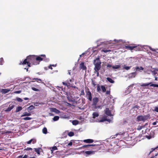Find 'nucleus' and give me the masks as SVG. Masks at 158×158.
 I'll return each mask as SVG.
<instances>
[{
	"label": "nucleus",
	"mask_w": 158,
	"mask_h": 158,
	"mask_svg": "<svg viewBox=\"0 0 158 158\" xmlns=\"http://www.w3.org/2000/svg\"><path fill=\"white\" fill-rule=\"evenodd\" d=\"M48 68L52 70V65H50L48 66Z\"/></svg>",
	"instance_id": "nucleus-59"
},
{
	"label": "nucleus",
	"mask_w": 158,
	"mask_h": 158,
	"mask_svg": "<svg viewBox=\"0 0 158 158\" xmlns=\"http://www.w3.org/2000/svg\"><path fill=\"white\" fill-rule=\"evenodd\" d=\"M22 109V108L21 106H18L17 107L15 111L16 112H18Z\"/></svg>",
	"instance_id": "nucleus-26"
},
{
	"label": "nucleus",
	"mask_w": 158,
	"mask_h": 158,
	"mask_svg": "<svg viewBox=\"0 0 158 158\" xmlns=\"http://www.w3.org/2000/svg\"><path fill=\"white\" fill-rule=\"evenodd\" d=\"M133 47H134L133 49L135 51H139L140 50V47L139 46H136L135 44Z\"/></svg>",
	"instance_id": "nucleus-18"
},
{
	"label": "nucleus",
	"mask_w": 158,
	"mask_h": 158,
	"mask_svg": "<svg viewBox=\"0 0 158 158\" xmlns=\"http://www.w3.org/2000/svg\"><path fill=\"white\" fill-rule=\"evenodd\" d=\"M93 118H96L98 117L99 116V114L98 112H94L93 113Z\"/></svg>",
	"instance_id": "nucleus-19"
},
{
	"label": "nucleus",
	"mask_w": 158,
	"mask_h": 158,
	"mask_svg": "<svg viewBox=\"0 0 158 158\" xmlns=\"http://www.w3.org/2000/svg\"><path fill=\"white\" fill-rule=\"evenodd\" d=\"M131 77H135L137 74V73L136 72H132L131 73Z\"/></svg>",
	"instance_id": "nucleus-33"
},
{
	"label": "nucleus",
	"mask_w": 158,
	"mask_h": 158,
	"mask_svg": "<svg viewBox=\"0 0 158 158\" xmlns=\"http://www.w3.org/2000/svg\"><path fill=\"white\" fill-rule=\"evenodd\" d=\"M35 61H39V62L42 60H49V59L46 58L45 55H41L39 56H35Z\"/></svg>",
	"instance_id": "nucleus-4"
},
{
	"label": "nucleus",
	"mask_w": 158,
	"mask_h": 158,
	"mask_svg": "<svg viewBox=\"0 0 158 158\" xmlns=\"http://www.w3.org/2000/svg\"><path fill=\"white\" fill-rule=\"evenodd\" d=\"M23 119L25 120H30L31 119V118L29 117H26L23 118Z\"/></svg>",
	"instance_id": "nucleus-45"
},
{
	"label": "nucleus",
	"mask_w": 158,
	"mask_h": 158,
	"mask_svg": "<svg viewBox=\"0 0 158 158\" xmlns=\"http://www.w3.org/2000/svg\"><path fill=\"white\" fill-rule=\"evenodd\" d=\"M154 111L157 112H158V107H155Z\"/></svg>",
	"instance_id": "nucleus-53"
},
{
	"label": "nucleus",
	"mask_w": 158,
	"mask_h": 158,
	"mask_svg": "<svg viewBox=\"0 0 158 158\" xmlns=\"http://www.w3.org/2000/svg\"><path fill=\"white\" fill-rule=\"evenodd\" d=\"M70 71H71V70L69 71V72H68V74H69V75H71V72H70Z\"/></svg>",
	"instance_id": "nucleus-63"
},
{
	"label": "nucleus",
	"mask_w": 158,
	"mask_h": 158,
	"mask_svg": "<svg viewBox=\"0 0 158 158\" xmlns=\"http://www.w3.org/2000/svg\"><path fill=\"white\" fill-rule=\"evenodd\" d=\"M149 85H150V86H153V87H158V85L152 84L151 82H148L146 83H143L141 85H140L141 87H144L145 86H147Z\"/></svg>",
	"instance_id": "nucleus-6"
},
{
	"label": "nucleus",
	"mask_w": 158,
	"mask_h": 158,
	"mask_svg": "<svg viewBox=\"0 0 158 158\" xmlns=\"http://www.w3.org/2000/svg\"><path fill=\"white\" fill-rule=\"evenodd\" d=\"M101 88L102 90V92H105L106 91V89L105 86L103 85H101Z\"/></svg>",
	"instance_id": "nucleus-28"
},
{
	"label": "nucleus",
	"mask_w": 158,
	"mask_h": 158,
	"mask_svg": "<svg viewBox=\"0 0 158 158\" xmlns=\"http://www.w3.org/2000/svg\"><path fill=\"white\" fill-rule=\"evenodd\" d=\"M93 63L95 66L94 69H96L97 70H100L101 68V62L99 58H97L94 59Z\"/></svg>",
	"instance_id": "nucleus-3"
},
{
	"label": "nucleus",
	"mask_w": 158,
	"mask_h": 158,
	"mask_svg": "<svg viewBox=\"0 0 158 158\" xmlns=\"http://www.w3.org/2000/svg\"><path fill=\"white\" fill-rule=\"evenodd\" d=\"M57 149V147L56 146H54L52 148L51 151L52 152L53 151Z\"/></svg>",
	"instance_id": "nucleus-36"
},
{
	"label": "nucleus",
	"mask_w": 158,
	"mask_h": 158,
	"mask_svg": "<svg viewBox=\"0 0 158 158\" xmlns=\"http://www.w3.org/2000/svg\"><path fill=\"white\" fill-rule=\"evenodd\" d=\"M49 115L50 116H53L54 115L52 113H49Z\"/></svg>",
	"instance_id": "nucleus-60"
},
{
	"label": "nucleus",
	"mask_w": 158,
	"mask_h": 158,
	"mask_svg": "<svg viewBox=\"0 0 158 158\" xmlns=\"http://www.w3.org/2000/svg\"><path fill=\"white\" fill-rule=\"evenodd\" d=\"M68 135L69 136L71 137L74 135V133L73 132L71 131L68 133Z\"/></svg>",
	"instance_id": "nucleus-35"
},
{
	"label": "nucleus",
	"mask_w": 158,
	"mask_h": 158,
	"mask_svg": "<svg viewBox=\"0 0 158 158\" xmlns=\"http://www.w3.org/2000/svg\"><path fill=\"white\" fill-rule=\"evenodd\" d=\"M50 109L51 112H54L56 114H59L60 113V111L56 108H51Z\"/></svg>",
	"instance_id": "nucleus-12"
},
{
	"label": "nucleus",
	"mask_w": 158,
	"mask_h": 158,
	"mask_svg": "<svg viewBox=\"0 0 158 158\" xmlns=\"http://www.w3.org/2000/svg\"><path fill=\"white\" fill-rule=\"evenodd\" d=\"M134 47L132 46H125V48L128 50H132L134 49Z\"/></svg>",
	"instance_id": "nucleus-21"
},
{
	"label": "nucleus",
	"mask_w": 158,
	"mask_h": 158,
	"mask_svg": "<svg viewBox=\"0 0 158 158\" xmlns=\"http://www.w3.org/2000/svg\"><path fill=\"white\" fill-rule=\"evenodd\" d=\"M4 63V60L2 58H0V65H2Z\"/></svg>",
	"instance_id": "nucleus-38"
},
{
	"label": "nucleus",
	"mask_w": 158,
	"mask_h": 158,
	"mask_svg": "<svg viewBox=\"0 0 158 158\" xmlns=\"http://www.w3.org/2000/svg\"><path fill=\"white\" fill-rule=\"evenodd\" d=\"M144 69V68L141 66L138 67L136 66L135 68V70L136 71H141L140 70H143Z\"/></svg>",
	"instance_id": "nucleus-16"
},
{
	"label": "nucleus",
	"mask_w": 158,
	"mask_h": 158,
	"mask_svg": "<svg viewBox=\"0 0 158 158\" xmlns=\"http://www.w3.org/2000/svg\"><path fill=\"white\" fill-rule=\"evenodd\" d=\"M124 134V132L122 133V132H120L118 133H117L115 135L113 136H112V138H115L118 135H123Z\"/></svg>",
	"instance_id": "nucleus-17"
},
{
	"label": "nucleus",
	"mask_w": 158,
	"mask_h": 158,
	"mask_svg": "<svg viewBox=\"0 0 158 158\" xmlns=\"http://www.w3.org/2000/svg\"><path fill=\"white\" fill-rule=\"evenodd\" d=\"M10 90L7 89H3L2 90V92L4 94H6L7 93H8L9 91H10Z\"/></svg>",
	"instance_id": "nucleus-27"
},
{
	"label": "nucleus",
	"mask_w": 158,
	"mask_h": 158,
	"mask_svg": "<svg viewBox=\"0 0 158 158\" xmlns=\"http://www.w3.org/2000/svg\"><path fill=\"white\" fill-rule=\"evenodd\" d=\"M102 51L105 53H106L108 52H110L111 51V50H107L105 49H103L102 50Z\"/></svg>",
	"instance_id": "nucleus-43"
},
{
	"label": "nucleus",
	"mask_w": 158,
	"mask_h": 158,
	"mask_svg": "<svg viewBox=\"0 0 158 158\" xmlns=\"http://www.w3.org/2000/svg\"><path fill=\"white\" fill-rule=\"evenodd\" d=\"M25 150H31V152H32V148H26L25 149Z\"/></svg>",
	"instance_id": "nucleus-51"
},
{
	"label": "nucleus",
	"mask_w": 158,
	"mask_h": 158,
	"mask_svg": "<svg viewBox=\"0 0 158 158\" xmlns=\"http://www.w3.org/2000/svg\"><path fill=\"white\" fill-rule=\"evenodd\" d=\"M150 49L151 50V51H153V52H155L156 51V50L155 49L152 48L151 47H150Z\"/></svg>",
	"instance_id": "nucleus-56"
},
{
	"label": "nucleus",
	"mask_w": 158,
	"mask_h": 158,
	"mask_svg": "<svg viewBox=\"0 0 158 158\" xmlns=\"http://www.w3.org/2000/svg\"><path fill=\"white\" fill-rule=\"evenodd\" d=\"M154 136L153 135H146V137L148 138V139H150L152 137H153Z\"/></svg>",
	"instance_id": "nucleus-42"
},
{
	"label": "nucleus",
	"mask_w": 158,
	"mask_h": 158,
	"mask_svg": "<svg viewBox=\"0 0 158 158\" xmlns=\"http://www.w3.org/2000/svg\"><path fill=\"white\" fill-rule=\"evenodd\" d=\"M86 97L90 101L92 100V94L89 91L86 92Z\"/></svg>",
	"instance_id": "nucleus-8"
},
{
	"label": "nucleus",
	"mask_w": 158,
	"mask_h": 158,
	"mask_svg": "<svg viewBox=\"0 0 158 158\" xmlns=\"http://www.w3.org/2000/svg\"><path fill=\"white\" fill-rule=\"evenodd\" d=\"M120 67V66L119 65H116L112 66V68L114 69H118Z\"/></svg>",
	"instance_id": "nucleus-37"
},
{
	"label": "nucleus",
	"mask_w": 158,
	"mask_h": 158,
	"mask_svg": "<svg viewBox=\"0 0 158 158\" xmlns=\"http://www.w3.org/2000/svg\"><path fill=\"white\" fill-rule=\"evenodd\" d=\"M99 99L98 98L95 97L93 99V104L92 105L95 106V109L98 108V107L96 105L98 102Z\"/></svg>",
	"instance_id": "nucleus-7"
},
{
	"label": "nucleus",
	"mask_w": 158,
	"mask_h": 158,
	"mask_svg": "<svg viewBox=\"0 0 158 158\" xmlns=\"http://www.w3.org/2000/svg\"><path fill=\"white\" fill-rule=\"evenodd\" d=\"M105 113L108 116H111V112L108 108H106L105 111Z\"/></svg>",
	"instance_id": "nucleus-13"
},
{
	"label": "nucleus",
	"mask_w": 158,
	"mask_h": 158,
	"mask_svg": "<svg viewBox=\"0 0 158 158\" xmlns=\"http://www.w3.org/2000/svg\"><path fill=\"white\" fill-rule=\"evenodd\" d=\"M158 155V153H156L155 155L154 156H151L150 157L151 158H157L156 156Z\"/></svg>",
	"instance_id": "nucleus-46"
},
{
	"label": "nucleus",
	"mask_w": 158,
	"mask_h": 158,
	"mask_svg": "<svg viewBox=\"0 0 158 158\" xmlns=\"http://www.w3.org/2000/svg\"><path fill=\"white\" fill-rule=\"evenodd\" d=\"M21 90H18V91H15L14 92V93H15V94H20V93H21Z\"/></svg>",
	"instance_id": "nucleus-52"
},
{
	"label": "nucleus",
	"mask_w": 158,
	"mask_h": 158,
	"mask_svg": "<svg viewBox=\"0 0 158 158\" xmlns=\"http://www.w3.org/2000/svg\"><path fill=\"white\" fill-rule=\"evenodd\" d=\"M33 80H35L37 82H41L42 83H43L44 82H41V80L40 79H39V78H33Z\"/></svg>",
	"instance_id": "nucleus-31"
},
{
	"label": "nucleus",
	"mask_w": 158,
	"mask_h": 158,
	"mask_svg": "<svg viewBox=\"0 0 158 158\" xmlns=\"http://www.w3.org/2000/svg\"><path fill=\"white\" fill-rule=\"evenodd\" d=\"M27 155H25L24 156L22 155H20L19 156L18 158H27Z\"/></svg>",
	"instance_id": "nucleus-32"
},
{
	"label": "nucleus",
	"mask_w": 158,
	"mask_h": 158,
	"mask_svg": "<svg viewBox=\"0 0 158 158\" xmlns=\"http://www.w3.org/2000/svg\"><path fill=\"white\" fill-rule=\"evenodd\" d=\"M106 79L109 82H110V83H114V81L110 77H107L106 78Z\"/></svg>",
	"instance_id": "nucleus-22"
},
{
	"label": "nucleus",
	"mask_w": 158,
	"mask_h": 158,
	"mask_svg": "<svg viewBox=\"0 0 158 158\" xmlns=\"http://www.w3.org/2000/svg\"><path fill=\"white\" fill-rule=\"evenodd\" d=\"M34 149L35 150V152L38 155H40V150H42L41 148H35Z\"/></svg>",
	"instance_id": "nucleus-20"
},
{
	"label": "nucleus",
	"mask_w": 158,
	"mask_h": 158,
	"mask_svg": "<svg viewBox=\"0 0 158 158\" xmlns=\"http://www.w3.org/2000/svg\"><path fill=\"white\" fill-rule=\"evenodd\" d=\"M94 141V140L92 139H85L83 140V142L85 143H91L93 142Z\"/></svg>",
	"instance_id": "nucleus-15"
},
{
	"label": "nucleus",
	"mask_w": 158,
	"mask_h": 158,
	"mask_svg": "<svg viewBox=\"0 0 158 158\" xmlns=\"http://www.w3.org/2000/svg\"><path fill=\"white\" fill-rule=\"evenodd\" d=\"M94 70H95V72H96L97 73V76L98 77L99 75V73L98 71L99 70H97L96 69H94Z\"/></svg>",
	"instance_id": "nucleus-49"
},
{
	"label": "nucleus",
	"mask_w": 158,
	"mask_h": 158,
	"mask_svg": "<svg viewBox=\"0 0 158 158\" xmlns=\"http://www.w3.org/2000/svg\"><path fill=\"white\" fill-rule=\"evenodd\" d=\"M29 158H35V156L30 157Z\"/></svg>",
	"instance_id": "nucleus-64"
},
{
	"label": "nucleus",
	"mask_w": 158,
	"mask_h": 158,
	"mask_svg": "<svg viewBox=\"0 0 158 158\" xmlns=\"http://www.w3.org/2000/svg\"><path fill=\"white\" fill-rule=\"evenodd\" d=\"M143 128V127L141 126H139L137 128V129L138 130H141Z\"/></svg>",
	"instance_id": "nucleus-50"
},
{
	"label": "nucleus",
	"mask_w": 158,
	"mask_h": 158,
	"mask_svg": "<svg viewBox=\"0 0 158 158\" xmlns=\"http://www.w3.org/2000/svg\"><path fill=\"white\" fill-rule=\"evenodd\" d=\"M31 115V114L30 113H28L26 112H25L23 113V115H22V116H30Z\"/></svg>",
	"instance_id": "nucleus-24"
},
{
	"label": "nucleus",
	"mask_w": 158,
	"mask_h": 158,
	"mask_svg": "<svg viewBox=\"0 0 158 158\" xmlns=\"http://www.w3.org/2000/svg\"><path fill=\"white\" fill-rule=\"evenodd\" d=\"M92 83L94 86H95L96 85V82L94 81H92Z\"/></svg>",
	"instance_id": "nucleus-54"
},
{
	"label": "nucleus",
	"mask_w": 158,
	"mask_h": 158,
	"mask_svg": "<svg viewBox=\"0 0 158 158\" xmlns=\"http://www.w3.org/2000/svg\"><path fill=\"white\" fill-rule=\"evenodd\" d=\"M14 105L10 104L9 105L8 108L5 110V111L6 112H9L14 108Z\"/></svg>",
	"instance_id": "nucleus-10"
},
{
	"label": "nucleus",
	"mask_w": 158,
	"mask_h": 158,
	"mask_svg": "<svg viewBox=\"0 0 158 158\" xmlns=\"http://www.w3.org/2000/svg\"><path fill=\"white\" fill-rule=\"evenodd\" d=\"M17 100L18 101L20 102H22L23 101V100L19 98H17Z\"/></svg>",
	"instance_id": "nucleus-47"
},
{
	"label": "nucleus",
	"mask_w": 158,
	"mask_h": 158,
	"mask_svg": "<svg viewBox=\"0 0 158 158\" xmlns=\"http://www.w3.org/2000/svg\"><path fill=\"white\" fill-rule=\"evenodd\" d=\"M139 106L138 105H135L132 108V109H134L135 108H136L138 110L139 108Z\"/></svg>",
	"instance_id": "nucleus-41"
},
{
	"label": "nucleus",
	"mask_w": 158,
	"mask_h": 158,
	"mask_svg": "<svg viewBox=\"0 0 158 158\" xmlns=\"http://www.w3.org/2000/svg\"><path fill=\"white\" fill-rule=\"evenodd\" d=\"M158 148V146H157V147H156L154 148H151L150 150V152H149V155L152 152L154 151L155 150L157 149Z\"/></svg>",
	"instance_id": "nucleus-23"
},
{
	"label": "nucleus",
	"mask_w": 158,
	"mask_h": 158,
	"mask_svg": "<svg viewBox=\"0 0 158 158\" xmlns=\"http://www.w3.org/2000/svg\"><path fill=\"white\" fill-rule=\"evenodd\" d=\"M80 68L82 69L83 70H85L86 69V67L85 66L84 63L82 62L80 64Z\"/></svg>",
	"instance_id": "nucleus-14"
},
{
	"label": "nucleus",
	"mask_w": 158,
	"mask_h": 158,
	"mask_svg": "<svg viewBox=\"0 0 158 158\" xmlns=\"http://www.w3.org/2000/svg\"><path fill=\"white\" fill-rule=\"evenodd\" d=\"M31 89L34 91H40V90L38 89H36L35 87H31Z\"/></svg>",
	"instance_id": "nucleus-40"
},
{
	"label": "nucleus",
	"mask_w": 158,
	"mask_h": 158,
	"mask_svg": "<svg viewBox=\"0 0 158 158\" xmlns=\"http://www.w3.org/2000/svg\"><path fill=\"white\" fill-rule=\"evenodd\" d=\"M106 66H107V67H112V65H111L109 64H108Z\"/></svg>",
	"instance_id": "nucleus-58"
},
{
	"label": "nucleus",
	"mask_w": 158,
	"mask_h": 158,
	"mask_svg": "<svg viewBox=\"0 0 158 158\" xmlns=\"http://www.w3.org/2000/svg\"><path fill=\"white\" fill-rule=\"evenodd\" d=\"M100 91H101V89L100 85L99 84H98L97 86V91L98 92H99Z\"/></svg>",
	"instance_id": "nucleus-39"
},
{
	"label": "nucleus",
	"mask_w": 158,
	"mask_h": 158,
	"mask_svg": "<svg viewBox=\"0 0 158 158\" xmlns=\"http://www.w3.org/2000/svg\"><path fill=\"white\" fill-rule=\"evenodd\" d=\"M31 64V63L27 61V60H24L23 62H21L20 63H19V64L24 65L27 64L28 67H30Z\"/></svg>",
	"instance_id": "nucleus-9"
},
{
	"label": "nucleus",
	"mask_w": 158,
	"mask_h": 158,
	"mask_svg": "<svg viewBox=\"0 0 158 158\" xmlns=\"http://www.w3.org/2000/svg\"><path fill=\"white\" fill-rule=\"evenodd\" d=\"M25 60H27V61L33 65H37L39 64V62L35 61V55H30L27 56Z\"/></svg>",
	"instance_id": "nucleus-2"
},
{
	"label": "nucleus",
	"mask_w": 158,
	"mask_h": 158,
	"mask_svg": "<svg viewBox=\"0 0 158 158\" xmlns=\"http://www.w3.org/2000/svg\"><path fill=\"white\" fill-rule=\"evenodd\" d=\"M99 144H88L84 145L82 147V148H87L89 149H94L95 151H87L85 152V153L86 155V156H88L89 155H92L95 154V152L100 149Z\"/></svg>",
	"instance_id": "nucleus-1"
},
{
	"label": "nucleus",
	"mask_w": 158,
	"mask_h": 158,
	"mask_svg": "<svg viewBox=\"0 0 158 158\" xmlns=\"http://www.w3.org/2000/svg\"><path fill=\"white\" fill-rule=\"evenodd\" d=\"M59 119V116H55L53 118V120L54 121H56L58 120Z\"/></svg>",
	"instance_id": "nucleus-29"
},
{
	"label": "nucleus",
	"mask_w": 158,
	"mask_h": 158,
	"mask_svg": "<svg viewBox=\"0 0 158 158\" xmlns=\"http://www.w3.org/2000/svg\"><path fill=\"white\" fill-rule=\"evenodd\" d=\"M36 139L35 138H33L27 142L28 144H30L32 142L33 144H35L36 142Z\"/></svg>",
	"instance_id": "nucleus-11"
},
{
	"label": "nucleus",
	"mask_w": 158,
	"mask_h": 158,
	"mask_svg": "<svg viewBox=\"0 0 158 158\" xmlns=\"http://www.w3.org/2000/svg\"><path fill=\"white\" fill-rule=\"evenodd\" d=\"M42 132L44 134H46L47 133V129L46 127H44L42 130Z\"/></svg>",
	"instance_id": "nucleus-30"
},
{
	"label": "nucleus",
	"mask_w": 158,
	"mask_h": 158,
	"mask_svg": "<svg viewBox=\"0 0 158 158\" xmlns=\"http://www.w3.org/2000/svg\"><path fill=\"white\" fill-rule=\"evenodd\" d=\"M72 124L73 125H77L79 123V121L77 120H74L72 122Z\"/></svg>",
	"instance_id": "nucleus-25"
},
{
	"label": "nucleus",
	"mask_w": 158,
	"mask_h": 158,
	"mask_svg": "<svg viewBox=\"0 0 158 158\" xmlns=\"http://www.w3.org/2000/svg\"><path fill=\"white\" fill-rule=\"evenodd\" d=\"M85 95V93L84 92V90L83 89H82L81 90V94H80V95Z\"/></svg>",
	"instance_id": "nucleus-48"
},
{
	"label": "nucleus",
	"mask_w": 158,
	"mask_h": 158,
	"mask_svg": "<svg viewBox=\"0 0 158 158\" xmlns=\"http://www.w3.org/2000/svg\"><path fill=\"white\" fill-rule=\"evenodd\" d=\"M131 66H125L124 67V69L127 70H128L130 69Z\"/></svg>",
	"instance_id": "nucleus-44"
},
{
	"label": "nucleus",
	"mask_w": 158,
	"mask_h": 158,
	"mask_svg": "<svg viewBox=\"0 0 158 158\" xmlns=\"http://www.w3.org/2000/svg\"><path fill=\"white\" fill-rule=\"evenodd\" d=\"M153 125H156V122H154L153 123Z\"/></svg>",
	"instance_id": "nucleus-62"
},
{
	"label": "nucleus",
	"mask_w": 158,
	"mask_h": 158,
	"mask_svg": "<svg viewBox=\"0 0 158 158\" xmlns=\"http://www.w3.org/2000/svg\"><path fill=\"white\" fill-rule=\"evenodd\" d=\"M106 94H107L109 95L110 94V90H107L106 91Z\"/></svg>",
	"instance_id": "nucleus-55"
},
{
	"label": "nucleus",
	"mask_w": 158,
	"mask_h": 158,
	"mask_svg": "<svg viewBox=\"0 0 158 158\" xmlns=\"http://www.w3.org/2000/svg\"><path fill=\"white\" fill-rule=\"evenodd\" d=\"M72 144H73V143H72V142H70L68 143V146H72Z\"/></svg>",
	"instance_id": "nucleus-57"
},
{
	"label": "nucleus",
	"mask_w": 158,
	"mask_h": 158,
	"mask_svg": "<svg viewBox=\"0 0 158 158\" xmlns=\"http://www.w3.org/2000/svg\"><path fill=\"white\" fill-rule=\"evenodd\" d=\"M149 116L150 115L149 114L144 116L142 115L138 116L136 118L137 121L138 122L140 121H144L149 118Z\"/></svg>",
	"instance_id": "nucleus-5"
},
{
	"label": "nucleus",
	"mask_w": 158,
	"mask_h": 158,
	"mask_svg": "<svg viewBox=\"0 0 158 158\" xmlns=\"http://www.w3.org/2000/svg\"><path fill=\"white\" fill-rule=\"evenodd\" d=\"M34 108V106L33 105H31L28 108V110H33Z\"/></svg>",
	"instance_id": "nucleus-34"
},
{
	"label": "nucleus",
	"mask_w": 158,
	"mask_h": 158,
	"mask_svg": "<svg viewBox=\"0 0 158 158\" xmlns=\"http://www.w3.org/2000/svg\"><path fill=\"white\" fill-rule=\"evenodd\" d=\"M23 99L24 100H28L29 99V98H23Z\"/></svg>",
	"instance_id": "nucleus-61"
}]
</instances>
